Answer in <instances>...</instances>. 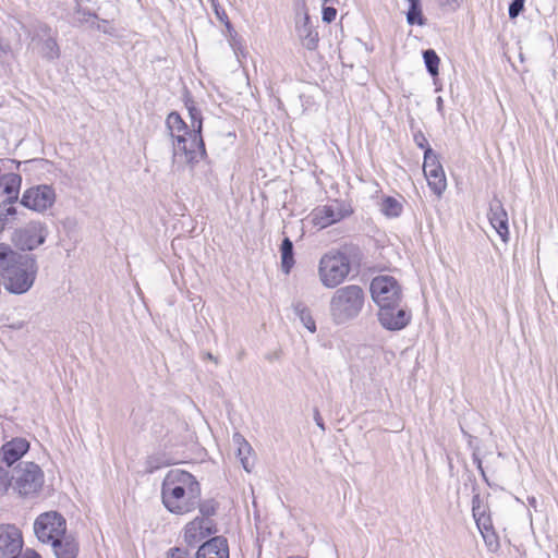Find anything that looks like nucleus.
Segmentation results:
<instances>
[{
	"mask_svg": "<svg viewBox=\"0 0 558 558\" xmlns=\"http://www.w3.org/2000/svg\"><path fill=\"white\" fill-rule=\"evenodd\" d=\"M23 254L15 252L9 244L0 243V276L3 269L9 267L16 258Z\"/></svg>",
	"mask_w": 558,
	"mask_h": 558,
	"instance_id": "7c9ffc66",
	"label": "nucleus"
},
{
	"mask_svg": "<svg viewBox=\"0 0 558 558\" xmlns=\"http://www.w3.org/2000/svg\"><path fill=\"white\" fill-rule=\"evenodd\" d=\"M489 550L496 551L499 548L498 536L494 529L481 533Z\"/></svg>",
	"mask_w": 558,
	"mask_h": 558,
	"instance_id": "e433bc0d",
	"label": "nucleus"
},
{
	"mask_svg": "<svg viewBox=\"0 0 558 558\" xmlns=\"http://www.w3.org/2000/svg\"><path fill=\"white\" fill-rule=\"evenodd\" d=\"M281 258V270L284 275H289L295 265V253L292 240L284 236L279 246Z\"/></svg>",
	"mask_w": 558,
	"mask_h": 558,
	"instance_id": "5701e85b",
	"label": "nucleus"
},
{
	"mask_svg": "<svg viewBox=\"0 0 558 558\" xmlns=\"http://www.w3.org/2000/svg\"><path fill=\"white\" fill-rule=\"evenodd\" d=\"M333 0H322L323 4H327L328 2H332Z\"/></svg>",
	"mask_w": 558,
	"mask_h": 558,
	"instance_id": "338daca9",
	"label": "nucleus"
},
{
	"mask_svg": "<svg viewBox=\"0 0 558 558\" xmlns=\"http://www.w3.org/2000/svg\"><path fill=\"white\" fill-rule=\"evenodd\" d=\"M23 548L22 532L14 524H0V558H16Z\"/></svg>",
	"mask_w": 558,
	"mask_h": 558,
	"instance_id": "2eb2a0df",
	"label": "nucleus"
},
{
	"mask_svg": "<svg viewBox=\"0 0 558 558\" xmlns=\"http://www.w3.org/2000/svg\"><path fill=\"white\" fill-rule=\"evenodd\" d=\"M175 210H177V216H178V215L184 216L185 207H184V206H181L180 204H178V203H177Z\"/></svg>",
	"mask_w": 558,
	"mask_h": 558,
	"instance_id": "6e6d98bb",
	"label": "nucleus"
},
{
	"mask_svg": "<svg viewBox=\"0 0 558 558\" xmlns=\"http://www.w3.org/2000/svg\"><path fill=\"white\" fill-rule=\"evenodd\" d=\"M50 545L56 558H76L78 555V543L66 533Z\"/></svg>",
	"mask_w": 558,
	"mask_h": 558,
	"instance_id": "412c9836",
	"label": "nucleus"
},
{
	"mask_svg": "<svg viewBox=\"0 0 558 558\" xmlns=\"http://www.w3.org/2000/svg\"><path fill=\"white\" fill-rule=\"evenodd\" d=\"M350 271V258L340 250H330L319 259V280L327 289L338 288L348 278Z\"/></svg>",
	"mask_w": 558,
	"mask_h": 558,
	"instance_id": "39448f33",
	"label": "nucleus"
},
{
	"mask_svg": "<svg viewBox=\"0 0 558 558\" xmlns=\"http://www.w3.org/2000/svg\"><path fill=\"white\" fill-rule=\"evenodd\" d=\"M462 434L463 436L466 438L468 440V446L474 450V447H478L476 444H475V440L476 438L473 437L471 434H469L468 432H465L463 428H462Z\"/></svg>",
	"mask_w": 558,
	"mask_h": 558,
	"instance_id": "de8ad7c7",
	"label": "nucleus"
},
{
	"mask_svg": "<svg viewBox=\"0 0 558 558\" xmlns=\"http://www.w3.org/2000/svg\"><path fill=\"white\" fill-rule=\"evenodd\" d=\"M183 102L189 112L191 124L189 125L177 112V131L183 134L177 135V146L185 157V162L191 169L207 157L203 132L202 111L196 107L190 92L183 87Z\"/></svg>",
	"mask_w": 558,
	"mask_h": 558,
	"instance_id": "f03ea898",
	"label": "nucleus"
},
{
	"mask_svg": "<svg viewBox=\"0 0 558 558\" xmlns=\"http://www.w3.org/2000/svg\"><path fill=\"white\" fill-rule=\"evenodd\" d=\"M413 141H414L415 145H416L418 148L423 149L424 154H425L428 149H429V150H434V149L430 147V145H429V143H428V141H427V138H426V136L424 135V133H423L421 130H416V131H414V132H413Z\"/></svg>",
	"mask_w": 558,
	"mask_h": 558,
	"instance_id": "4c0bfd02",
	"label": "nucleus"
},
{
	"mask_svg": "<svg viewBox=\"0 0 558 558\" xmlns=\"http://www.w3.org/2000/svg\"><path fill=\"white\" fill-rule=\"evenodd\" d=\"M473 497H472V509H481V506H484L481 499L480 493L476 490V484L472 486Z\"/></svg>",
	"mask_w": 558,
	"mask_h": 558,
	"instance_id": "c03bdc74",
	"label": "nucleus"
},
{
	"mask_svg": "<svg viewBox=\"0 0 558 558\" xmlns=\"http://www.w3.org/2000/svg\"><path fill=\"white\" fill-rule=\"evenodd\" d=\"M21 184L22 177L19 173H2L0 186L3 187V193L8 195L5 201L16 202L19 199Z\"/></svg>",
	"mask_w": 558,
	"mask_h": 558,
	"instance_id": "4be33fe9",
	"label": "nucleus"
},
{
	"mask_svg": "<svg viewBox=\"0 0 558 558\" xmlns=\"http://www.w3.org/2000/svg\"><path fill=\"white\" fill-rule=\"evenodd\" d=\"M37 271L38 265L35 256L23 254L3 269V274L0 277L8 292L21 295L32 289Z\"/></svg>",
	"mask_w": 558,
	"mask_h": 558,
	"instance_id": "20e7f679",
	"label": "nucleus"
},
{
	"mask_svg": "<svg viewBox=\"0 0 558 558\" xmlns=\"http://www.w3.org/2000/svg\"><path fill=\"white\" fill-rule=\"evenodd\" d=\"M436 110L441 117H444V99L440 96L436 98Z\"/></svg>",
	"mask_w": 558,
	"mask_h": 558,
	"instance_id": "864d4df0",
	"label": "nucleus"
},
{
	"mask_svg": "<svg viewBox=\"0 0 558 558\" xmlns=\"http://www.w3.org/2000/svg\"><path fill=\"white\" fill-rule=\"evenodd\" d=\"M183 102L189 112L191 124L189 125L177 112V131L183 134L177 135V146L185 157V162L191 169L207 157L203 132L202 111L196 107L190 92L183 87Z\"/></svg>",
	"mask_w": 558,
	"mask_h": 558,
	"instance_id": "f257e3e1",
	"label": "nucleus"
},
{
	"mask_svg": "<svg viewBox=\"0 0 558 558\" xmlns=\"http://www.w3.org/2000/svg\"><path fill=\"white\" fill-rule=\"evenodd\" d=\"M233 442L238 445V447L242 446V448H244L247 452H251L252 451V447L251 445L245 440V438L239 434V433H235L233 435Z\"/></svg>",
	"mask_w": 558,
	"mask_h": 558,
	"instance_id": "37998d69",
	"label": "nucleus"
},
{
	"mask_svg": "<svg viewBox=\"0 0 558 558\" xmlns=\"http://www.w3.org/2000/svg\"><path fill=\"white\" fill-rule=\"evenodd\" d=\"M422 54L427 73L433 78L437 77L439 74L440 64V58L438 57L437 52L434 49L428 48L423 50Z\"/></svg>",
	"mask_w": 558,
	"mask_h": 558,
	"instance_id": "c756f323",
	"label": "nucleus"
},
{
	"mask_svg": "<svg viewBox=\"0 0 558 558\" xmlns=\"http://www.w3.org/2000/svg\"><path fill=\"white\" fill-rule=\"evenodd\" d=\"M365 303V292L357 284L338 288L329 302V314L336 325H344L360 316Z\"/></svg>",
	"mask_w": 558,
	"mask_h": 558,
	"instance_id": "7ed1b4c3",
	"label": "nucleus"
},
{
	"mask_svg": "<svg viewBox=\"0 0 558 558\" xmlns=\"http://www.w3.org/2000/svg\"><path fill=\"white\" fill-rule=\"evenodd\" d=\"M298 24L313 25L305 0H299L295 3V25Z\"/></svg>",
	"mask_w": 558,
	"mask_h": 558,
	"instance_id": "473e14b6",
	"label": "nucleus"
},
{
	"mask_svg": "<svg viewBox=\"0 0 558 558\" xmlns=\"http://www.w3.org/2000/svg\"><path fill=\"white\" fill-rule=\"evenodd\" d=\"M76 12H77V13H81V12H82L84 15H88V16H94V17L96 16L95 14H92V13H89V12H85V11H83V10L81 9V7H80V5H77V10H76Z\"/></svg>",
	"mask_w": 558,
	"mask_h": 558,
	"instance_id": "13d9d810",
	"label": "nucleus"
},
{
	"mask_svg": "<svg viewBox=\"0 0 558 558\" xmlns=\"http://www.w3.org/2000/svg\"><path fill=\"white\" fill-rule=\"evenodd\" d=\"M475 523L480 530V532H484V531H489L492 529H494L493 526V521H492V518H490V514H484L482 515L481 518L476 519L475 520Z\"/></svg>",
	"mask_w": 558,
	"mask_h": 558,
	"instance_id": "ea45409f",
	"label": "nucleus"
},
{
	"mask_svg": "<svg viewBox=\"0 0 558 558\" xmlns=\"http://www.w3.org/2000/svg\"><path fill=\"white\" fill-rule=\"evenodd\" d=\"M462 0H439L441 5L450 7L452 9L458 8Z\"/></svg>",
	"mask_w": 558,
	"mask_h": 558,
	"instance_id": "8fccbe9b",
	"label": "nucleus"
},
{
	"mask_svg": "<svg viewBox=\"0 0 558 558\" xmlns=\"http://www.w3.org/2000/svg\"><path fill=\"white\" fill-rule=\"evenodd\" d=\"M13 201L5 199L0 203V232L12 225L16 219L17 209Z\"/></svg>",
	"mask_w": 558,
	"mask_h": 558,
	"instance_id": "bb28decb",
	"label": "nucleus"
},
{
	"mask_svg": "<svg viewBox=\"0 0 558 558\" xmlns=\"http://www.w3.org/2000/svg\"><path fill=\"white\" fill-rule=\"evenodd\" d=\"M487 218L500 239L507 242L509 239L508 213L497 194H494L489 202Z\"/></svg>",
	"mask_w": 558,
	"mask_h": 558,
	"instance_id": "dca6fc26",
	"label": "nucleus"
},
{
	"mask_svg": "<svg viewBox=\"0 0 558 558\" xmlns=\"http://www.w3.org/2000/svg\"><path fill=\"white\" fill-rule=\"evenodd\" d=\"M487 510H488V508L485 505L481 506V509H472V514H473L474 520L481 518L484 514H488Z\"/></svg>",
	"mask_w": 558,
	"mask_h": 558,
	"instance_id": "49530a36",
	"label": "nucleus"
},
{
	"mask_svg": "<svg viewBox=\"0 0 558 558\" xmlns=\"http://www.w3.org/2000/svg\"><path fill=\"white\" fill-rule=\"evenodd\" d=\"M295 32L307 50L313 51L318 47L319 36L314 25L298 24Z\"/></svg>",
	"mask_w": 558,
	"mask_h": 558,
	"instance_id": "b1692460",
	"label": "nucleus"
},
{
	"mask_svg": "<svg viewBox=\"0 0 558 558\" xmlns=\"http://www.w3.org/2000/svg\"><path fill=\"white\" fill-rule=\"evenodd\" d=\"M39 31L46 36L40 40V54L48 61H54L60 58L61 51L57 38L51 36V27L43 23L39 25Z\"/></svg>",
	"mask_w": 558,
	"mask_h": 558,
	"instance_id": "aec40b11",
	"label": "nucleus"
},
{
	"mask_svg": "<svg viewBox=\"0 0 558 558\" xmlns=\"http://www.w3.org/2000/svg\"><path fill=\"white\" fill-rule=\"evenodd\" d=\"M48 236V228L40 221H31L26 226L15 229L12 242L21 251H34L43 245Z\"/></svg>",
	"mask_w": 558,
	"mask_h": 558,
	"instance_id": "9b49d317",
	"label": "nucleus"
},
{
	"mask_svg": "<svg viewBox=\"0 0 558 558\" xmlns=\"http://www.w3.org/2000/svg\"><path fill=\"white\" fill-rule=\"evenodd\" d=\"M241 461V464L243 466V469L246 471V472H251L252 471V468H253V463L250 462L248 460V457L245 456L243 458L240 459Z\"/></svg>",
	"mask_w": 558,
	"mask_h": 558,
	"instance_id": "3c124183",
	"label": "nucleus"
},
{
	"mask_svg": "<svg viewBox=\"0 0 558 558\" xmlns=\"http://www.w3.org/2000/svg\"><path fill=\"white\" fill-rule=\"evenodd\" d=\"M195 558H229L228 539L221 535L207 539L198 547Z\"/></svg>",
	"mask_w": 558,
	"mask_h": 558,
	"instance_id": "a211bd4d",
	"label": "nucleus"
},
{
	"mask_svg": "<svg viewBox=\"0 0 558 558\" xmlns=\"http://www.w3.org/2000/svg\"><path fill=\"white\" fill-rule=\"evenodd\" d=\"M161 498L167 510L174 513V475L172 470L167 473L162 482Z\"/></svg>",
	"mask_w": 558,
	"mask_h": 558,
	"instance_id": "393cba45",
	"label": "nucleus"
},
{
	"mask_svg": "<svg viewBox=\"0 0 558 558\" xmlns=\"http://www.w3.org/2000/svg\"><path fill=\"white\" fill-rule=\"evenodd\" d=\"M173 119H174V111H171L167 116L166 125H167V129L169 130V135H170L171 142H172V161L174 162V129H173V124H172Z\"/></svg>",
	"mask_w": 558,
	"mask_h": 558,
	"instance_id": "79ce46f5",
	"label": "nucleus"
},
{
	"mask_svg": "<svg viewBox=\"0 0 558 558\" xmlns=\"http://www.w3.org/2000/svg\"><path fill=\"white\" fill-rule=\"evenodd\" d=\"M380 211L387 218H397L401 216L403 205L393 196H384L380 204Z\"/></svg>",
	"mask_w": 558,
	"mask_h": 558,
	"instance_id": "c85d7f7f",
	"label": "nucleus"
},
{
	"mask_svg": "<svg viewBox=\"0 0 558 558\" xmlns=\"http://www.w3.org/2000/svg\"><path fill=\"white\" fill-rule=\"evenodd\" d=\"M167 558H174V547L168 549Z\"/></svg>",
	"mask_w": 558,
	"mask_h": 558,
	"instance_id": "4d7b16f0",
	"label": "nucleus"
},
{
	"mask_svg": "<svg viewBox=\"0 0 558 558\" xmlns=\"http://www.w3.org/2000/svg\"><path fill=\"white\" fill-rule=\"evenodd\" d=\"M56 202V192L51 185L40 184L28 187L22 194L20 203L27 209L44 213Z\"/></svg>",
	"mask_w": 558,
	"mask_h": 558,
	"instance_id": "f8f14e48",
	"label": "nucleus"
},
{
	"mask_svg": "<svg viewBox=\"0 0 558 558\" xmlns=\"http://www.w3.org/2000/svg\"><path fill=\"white\" fill-rule=\"evenodd\" d=\"M409 4L405 12L407 23L411 26H424L427 23V19L423 14L422 1L421 0H405Z\"/></svg>",
	"mask_w": 558,
	"mask_h": 558,
	"instance_id": "a878e982",
	"label": "nucleus"
},
{
	"mask_svg": "<svg viewBox=\"0 0 558 558\" xmlns=\"http://www.w3.org/2000/svg\"><path fill=\"white\" fill-rule=\"evenodd\" d=\"M146 464H147L146 471L148 473H153L156 470L161 469L162 466H168V465L173 464V462H172L171 456L166 457L163 454H154L147 459Z\"/></svg>",
	"mask_w": 558,
	"mask_h": 558,
	"instance_id": "2f4dec72",
	"label": "nucleus"
},
{
	"mask_svg": "<svg viewBox=\"0 0 558 558\" xmlns=\"http://www.w3.org/2000/svg\"><path fill=\"white\" fill-rule=\"evenodd\" d=\"M34 533L43 544H54L66 533V520L58 511L40 513L34 521Z\"/></svg>",
	"mask_w": 558,
	"mask_h": 558,
	"instance_id": "6e6552de",
	"label": "nucleus"
},
{
	"mask_svg": "<svg viewBox=\"0 0 558 558\" xmlns=\"http://www.w3.org/2000/svg\"><path fill=\"white\" fill-rule=\"evenodd\" d=\"M207 357L210 359V360H215V357L213 356L211 353H207Z\"/></svg>",
	"mask_w": 558,
	"mask_h": 558,
	"instance_id": "69168bd1",
	"label": "nucleus"
},
{
	"mask_svg": "<svg viewBox=\"0 0 558 558\" xmlns=\"http://www.w3.org/2000/svg\"><path fill=\"white\" fill-rule=\"evenodd\" d=\"M476 469L478 470V472H480V474H481V475H484L485 470H484V468H483V463H482L481 465L476 466Z\"/></svg>",
	"mask_w": 558,
	"mask_h": 558,
	"instance_id": "052dcab7",
	"label": "nucleus"
},
{
	"mask_svg": "<svg viewBox=\"0 0 558 558\" xmlns=\"http://www.w3.org/2000/svg\"><path fill=\"white\" fill-rule=\"evenodd\" d=\"M201 485L190 472L177 469V514L193 511L199 501Z\"/></svg>",
	"mask_w": 558,
	"mask_h": 558,
	"instance_id": "423d86ee",
	"label": "nucleus"
},
{
	"mask_svg": "<svg viewBox=\"0 0 558 558\" xmlns=\"http://www.w3.org/2000/svg\"><path fill=\"white\" fill-rule=\"evenodd\" d=\"M216 532L217 527L213 520L197 517L185 525L184 541L189 546H195Z\"/></svg>",
	"mask_w": 558,
	"mask_h": 558,
	"instance_id": "f3484780",
	"label": "nucleus"
},
{
	"mask_svg": "<svg viewBox=\"0 0 558 558\" xmlns=\"http://www.w3.org/2000/svg\"><path fill=\"white\" fill-rule=\"evenodd\" d=\"M13 478L11 471L0 466V497L4 496L9 489L13 488Z\"/></svg>",
	"mask_w": 558,
	"mask_h": 558,
	"instance_id": "72a5a7b5",
	"label": "nucleus"
},
{
	"mask_svg": "<svg viewBox=\"0 0 558 558\" xmlns=\"http://www.w3.org/2000/svg\"><path fill=\"white\" fill-rule=\"evenodd\" d=\"M203 519L210 520L209 518L214 515L217 511V502L214 499L198 501L196 505Z\"/></svg>",
	"mask_w": 558,
	"mask_h": 558,
	"instance_id": "f704fd0d",
	"label": "nucleus"
},
{
	"mask_svg": "<svg viewBox=\"0 0 558 558\" xmlns=\"http://www.w3.org/2000/svg\"><path fill=\"white\" fill-rule=\"evenodd\" d=\"M28 449L29 442L26 439L20 437L13 438L1 447V459L8 466H11L17 462Z\"/></svg>",
	"mask_w": 558,
	"mask_h": 558,
	"instance_id": "6ab92c4d",
	"label": "nucleus"
},
{
	"mask_svg": "<svg viewBox=\"0 0 558 558\" xmlns=\"http://www.w3.org/2000/svg\"><path fill=\"white\" fill-rule=\"evenodd\" d=\"M354 213L352 205L344 199H333L313 209L312 222L318 229H326L349 218Z\"/></svg>",
	"mask_w": 558,
	"mask_h": 558,
	"instance_id": "9d476101",
	"label": "nucleus"
},
{
	"mask_svg": "<svg viewBox=\"0 0 558 558\" xmlns=\"http://www.w3.org/2000/svg\"><path fill=\"white\" fill-rule=\"evenodd\" d=\"M184 551H182L179 547H177V558H185Z\"/></svg>",
	"mask_w": 558,
	"mask_h": 558,
	"instance_id": "bf43d9fd",
	"label": "nucleus"
},
{
	"mask_svg": "<svg viewBox=\"0 0 558 558\" xmlns=\"http://www.w3.org/2000/svg\"><path fill=\"white\" fill-rule=\"evenodd\" d=\"M251 452H247L244 448H242V446L238 447V458L241 459L245 456H248Z\"/></svg>",
	"mask_w": 558,
	"mask_h": 558,
	"instance_id": "5fc2aeb1",
	"label": "nucleus"
},
{
	"mask_svg": "<svg viewBox=\"0 0 558 558\" xmlns=\"http://www.w3.org/2000/svg\"><path fill=\"white\" fill-rule=\"evenodd\" d=\"M423 172L432 192L441 196L447 187V180L439 156L434 150L428 149L424 154Z\"/></svg>",
	"mask_w": 558,
	"mask_h": 558,
	"instance_id": "4468645a",
	"label": "nucleus"
},
{
	"mask_svg": "<svg viewBox=\"0 0 558 558\" xmlns=\"http://www.w3.org/2000/svg\"><path fill=\"white\" fill-rule=\"evenodd\" d=\"M11 51V46L8 41L2 40L0 37V53L8 54Z\"/></svg>",
	"mask_w": 558,
	"mask_h": 558,
	"instance_id": "603ef678",
	"label": "nucleus"
},
{
	"mask_svg": "<svg viewBox=\"0 0 558 558\" xmlns=\"http://www.w3.org/2000/svg\"><path fill=\"white\" fill-rule=\"evenodd\" d=\"M293 312L310 332H316V323L311 314L310 308L304 303L298 302L293 304Z\"/></svg>",
	"mask_w": 558,
	"mask_h": 558,
	"instance_id": "cd10ccee",
	"label": "nucleus"
},
{
	"mask_svg": "<svg viewBox=\"0 0 558 558\" xmlns=\"http://www.w3.org/2000/svg\"><path fill=\"white\" fill-rule=\"evenodd\" d=\"M369 291L373 302L378 306L399 305L402 301V289L392 276L384 275L372 279Z\"/></svg>",
	"mask_w": 558,
	"mask_h": 558,
	"instance_id": "1a4fd4ad",
	"label": "nucleus"
},
{
	"mask_svg": "<svg viewBox=\"0 0 558 558\" xmlns=\"http://www.w3.org/2000/svg\"><path fill=\"white\" fill-rule=\"evenodd\" d=\"M313 416H314V421L316 423V425L323 430L325 432L326 430V426H325V423H324V420L320 415V412L318 410V408H315L314 411H313Z\"/></svg>",
	"mask_w": 558,
	"mask_h": 558,
	"instance_id": "a18cd8bd",
	"label": "nucleus"
},
{
	"mask_svg": "<svg viewBox=\"0 0 558 558\" xmlns=\"http://www.w3.org/2000/svg\"><path fill=\"white\" fill-rule=\"evenodd\" d=\"M525 0H511L508 5L510 20L517 19L524 11Z\"/></svg>",
	"mask_w": 558,
	"mask_h": 558,
	"instance_id": "c9c22d12",
	"label": "nucleus"
},
{
	"mask_svg": "<svg viewBox=\"0 0 558 558\" xmlns=\"http://www.w3.org/2000/svg\"><path fill=\"white\" fill-rule=\"evenodd\" d=\"M170 246H171L172 248L174 247V239H172V240L170 241Z\"/></svg>",
	"mask_w": 558,
	"mask_h": 558,
	"instance_id": "774afa93",
	"label": "nucleus"
},
{
	"mask_svg": "<svg viewBox=\"0 0 558 558\" xmlns=\"http://www.w3.org/2000/svg\"><path fill=\"white\" fill-rule=\"evenodd\" d=\"M481 476H482L483 481H484L487 485H489V486H490V483H489V480H488V477H487V475H486V472L484 473V475H481Z\"/></svg>",
	"mask_w": 558,
	"mask_h": 558,
	"instance_id": "e2e57ef3",
	"label": "nucleus"
},
{
	"mask_svg": "<svg viewBox=\"0 0 558 558\" xmlns=\"http://www.w3.org/2000/svg\"><path fill=\"white\" fill-rule=\"evenodd\" d=\"M478 451H480V447H474V450L472 452V461L475 464V466H478L483 463Z\"/></svg>",
	"mask_w": 558,
	"mask_h": 558,
	"instance_id": "09e8293b",
	"label": "nucleus"
},
{
	"mask_svg": "<svg viewBox=\"0 0 558 558\" xmlns=\"http://www.w3.org/2000/svg\"><path fill=\"white\" fill-rule=\"evenodd\" d=\"M377 319L380 326L389 331H400L404 329L412 319L411 311L399 305H387L378 307Z\"/></svg>",
	"mask_w": 558,
	"mask_h": 558,
	"instance_id": "ddd939ff",
	"label": "nucleus"
},
{
	"mask_svg": "<svg viewBox=\"0 0 558 558\" xmlns=\"http://www.w3.org/2000/svg\"><path fill=\"white\" fill-rule=\"evenodd\" d=\"M213 8H214V11H215V14H216L217 19L220 22L225 23L227 28H230L231 27V23L229 21V17H228V14L226 13V11L216 2H213Z\"/></svg>",
	"mask_w": 558,
	"mask_h": 558,
	"instance_id": "a19ab883",
	"label": "nucleus"
},
{
	"mask_svg": "<svg viewBox=\"0 0 558 558\" xmlns=\"http://www.w3.org/2000/svg\"><path fill=\"white\" fill-rule=\"evenodd\" d=\"M337 10L332 5L323 4L322 20L323 22L330 24L336 20Z\"/></svg>",
	"mask_w": 558,
	"mask_h": 558,
	"instance_id": "58836bf2",
	"label": "nucleus"
},
{
	"mask_svg": "<svg viewBox=\"0 0 558 558\" xmlns=\"http://www.w3.org/2000/svg\"><path fill=\"white\" fill-rule=\"evenodd\" d=\"M529 502H530V505L535 506V504H536L535 497L529 498Z\"/></svg>",
	"mask_w": 558,
	"mask_h": 558,
	"instance_id": "0e129e2a",
	"label": "nucleus"
},
{
	"mask_svg": "<svg viewBox=\"0 0 558 558\" xmlns=\"http://www.w3.org/2000/svg\"><path fill=\"white\" fill-rule=\"evenodd\" d=\"M45 481L43 470L35 462H24L19 465L13 478V489L23 498L36 496Z\"/></svg>",
	"mask_w": 558,
	"mask_h": 558,
	"instance_id": "0eeeda50",
	"label": "nucleus"
},
{
	"mask_svg": "<svg viewBox=\"0 0 558 558\" xmlns=\"http://www.w3.org/2000/svg\"><path fill=\"white\" fill-rule=\"evenodd\" d=\"M476 469L478 470V472H480V474H481V475H484L485 470H484V468H483V463H482L481 465L476 466Z\"/></svg>",
	"mask_w": 558,
	"mask_h": 558,
	"instance_id": "680f3d73",
	"label": "nucleus"
}]
</instances>
